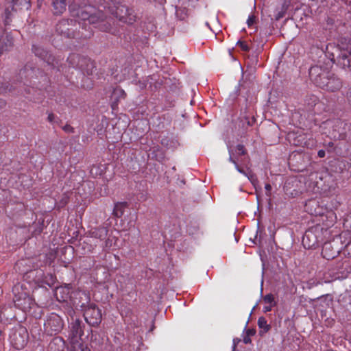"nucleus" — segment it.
Here are the masks:
<instances>
[{
    "instance_id": "nucleus-33",
    "label": "nucleus",
    "mask_w": 351,
    "mask_h": 351,
    "mask_svg": "<svg viewBox=\"0 0 351 351\" xmlns=\"http://www.w3.org/2000/svg\"><path fill=\"white\" fill-rule=\"evenodd\" d=\"M47 119L50 123H53L55 121V115L52 113L49 114Z\"/></svg>"
},
{
    "instance_id": "nucleus-10",
    "label": "nucleus",
    "mask_w": 351,
    "mask_h": 351,
    "mask_svg": "<svg viewBox=\"0 0 351 351\" xmlns=\"http://www.w3.org/2000/svg\"><path fill=\"white\" fill-rule=\"evenodd\" d=\"M67 60L70 66L73 68H79L82 71H84V65L86 64L87 66H90L93 68V64L90 62V60H88L84 58L80 57L77 54H71Z\"/></svg>"
},
{
    "instance_id": "nucleus-36",
    "label": "nucleus",
    "mask_w": 351,
    "mask_h": 351,
    "mask_svg": "<svg viewBox=\"0 0 351 351\" xmlns=\"http://www.w3.org/2000/svg\"><path fill=\"white\" fill-rule=\"evenodd\" d=\"M254 333V332H253V330H247V334H248L249 335H253Z\"/></svg>"
},
{
    "instance_id": "nucleus-24",
    "label": "nucleus",
    "mask_w": 351,
    "mask_h": 351,
    "mask_svg": "<svg viewBox=\"0 0 351 351\" xmlns=\"http://www.w3.org/2000/svg\"><path fill=\"white\" fill-rule=\"evenodd\" d=\"M36 72V69H29L27 66H25V69L23 70H21L20 71V75H25V77H28V76H30L32 75V74Z\"/></svg>"
},
{
    "instance_id": "nucleus-39",
    "label": "nucleus",
    "mask_w": 351,
    "mask_h": 351,
    "mask_svg": "<svg viewBox=\"0 0 351 351\" xmlns=\"http://www.w3.org/2000/svg\"><path fill=\"white\" fill-rule=\"evenodd\" d=\"M317 188H319V189L321 188L322 190H325L324 189H323L322 186H317Z\"/></svg>"
},
{
    "instance_id": "nucleus-7",
    "label": "nucleus",
    "mask_w": 351,
    "mask_h": 351,
    "mask_svg": "<svg viewBox=\"0 0 351 351\" xmlns=\"http://www.w3.org/2000/svg\"><path fill=\"white\" fill-rule=\"evenodd\" d=\"M63 321L56 313H52L47 316L44 324L45 331L50 335L56 334L63 328Z\"/></svg>"
},
{
    "instance_id": "nucleus-13",
    "label": "nucleus",
    "mask_w": 351,
    "mask_h": 351,
    "mask_svg": "<svg viewBox=\"0 0 351 351\" xmlns=\"http://www.w3.org/2000/svg\"><path fill=\"white\" fill-rule=\"evenodd\" d=\"M339 62L343 67L351 71V46L343 50L339 56Z\"/></svg>"
},
{
    "instance_id": "nucleus-42",
    "label": "nucleus",
    "mask_w": 351,
    "mask_h": 351,
    "mask_svg": "<svg viewBox=\"0 0 351 351\" xmlns=\"http://www.w3.org/2000/svg\"><path fill=\"white\" fill-rule=\"evenodd\" d=\"M1 335V330H0V336Z\"/></svg>"
},
{
    "instance_id": "nucleus-23",
    "label": "nucleus",
    "mask_w": 351,
    "mask_h": 351,
    "mask_svg": "<svg viewBox=\"0 0 351 351\" xmlns=\"http://www.w3.org/2000/svg\"><path fill=\"white\" fill-rule=\"evenodd\" d=\"M263 302L269 305L275 306L276 301L274 295L271 293L267 294L263 297Z\"/></svg>"
},
{
    "instance_id": "nucleus-22",
    "label": "nucleus",
    "mask_w": 351,
    "mask_h": 351,
    "mask_svg": "<svg viewBox=\"0 0 351 351\" xmlns=\"http://www.w3.org/2000/svg\"><path fill=\"white\" fill-rule=\"evenodd\" d=\"M228 152H229V154H230L229 161H230V162H232V163L235 165V168L237 169V170L239 173H242V174L245 175V176H247V174H248V173H246L245 171H243V169H241L239 167V165H237V163L236 160L233 158V157H232V154H232V149H228Z\"/></svg>"
},
{
    "instance_id": "nucleus-17",
    "label": "nucleus",
    "mask_w": 351,
    "mask_h": 351,
    "mask_svg": "<svg viewBox=\"0 0 351 351\" xmlns=\"http://www.w3.org/2000/svg\"><path fill=\"white\" fill-rule=\"evenodd\" d=\"M70 348L69 351H88V348L84 346L82 342V339H69Z\"/></svg>"
},
{
    "instance_id": "nucleus-31",
    "label": "nucleus",
    "mask_w": 351,
    "mask_h": 351,
    "mask_svg": "<svg viewBox=\"0 0 351 351\" xmlns=\"http://www.w3.org/2000/svg\"><path fill=\"white\" fill-rule=\"evenodd\" d=\"M274 306H271V305H267V306H265L263 308V311L264 313H267V312H269L271 311V308L272 307H274Z\"/></svg>"
},
{
    "instance_id": "nucleus-30",
    "label": "nucleus",
    "mask_w": 351,
    "mask_h": 351,
    "mask_svg": "<svg viewBox=\"0 0 351 351\" xmlns=\"http://www.w3.org/2000/svg\"><path fill=\"white\" fill-rule=\"evenodd\" d=\"M63 130L66 132H73V128L70 125H66L63 127Z\"/></svg>"
},
{
    "instance_id": "nucleus-5",
    "label": "nucleus",
    "mask_w": 351,
    "mask_h": 351,
    "mask_svg": "<svg viewBox=\"0 0 351 351\" xmlns=\"http://www.w3.org/2000/svg\"><path fill=\"white\" fill-rule=\"evenodd\" d=\"M82 311H84V317L86 322L92 326H97L101 321V311L94 304L81 305Z\"/></svg>"
},
{
    "instance_id": "nucleus-11",
    "label": "nucleus",
    "mask_w": 351,
    "mask_h": 351,
    "mask_svg": "<svg viewBox=\"0 0 351 351\" xmlns=\"http://www.w3.org/2000/svg\"><path fill=\"white\" fill-rule=\"evenodd\" d=\"M69 339H80L84 335L82 322L78 319L73 320L70 324Z\"/></svg>"
},
{
    "instance_id": "nucleus-16",
    "label": "nucleus",
    "mask_w": 351,
    "mask_h": 351,
    "mask_svg": "<svg viewBox=\"0 0 351 351\" xmlns=\"http://www.w3.org/2000/svg\"><path fill=\"white\" fill-rule=\"evenodd\" d=\"M90 234L91 237L103 240L108 234V229L105 227L95 228L90 230Z\"/></svg>"
},
{
    "instance_id": "nucleus-21",
    "label": "nucleus",
    "mask_w": 351,
    "mask_h": 351,
    "mask_svg": "<svg viewBox=\"0 0 351 351\" xmlns=\"http://www.w3.org/2000/svg\"><path fill=\"white\" fill-rule=\"evenodd\" d=\"M331 247V243H324V245H323V248H322V255L324 258H327V259H330V258H333L335 256V254L337 253L338 252H335L334 253L331 254H328L327 251L328 250H330Z\"/></svg>"
},
{
    "instance_id": "nucleus-19",
    "label": "nucleus",
    "mask_w": 351,
    "mask_h": 351,
    "mask_svg": "<svg viewBox=\"0 0 351 351\" xmlns=\"http://www.w3.org/2000/svg\"><path fill=\"white\" fill-rule=\"evenodd\" d=\"M258 326L260 328L261 335H263L264 334L267 332L271 328L270 325L267 324V322L264 317H259L258 320Z\"/></svg>"
},
{
    "instance_id": "nucleus-26",
    "label": "nucleus",
    "mask_w": 351,
    "mask_h": 351,
    "mask_svg": "<svg viewBox=\"0 0 351 351\" xmlns=\"http://www.w3.org/2000/svg\"><path fill=\"white\" fill-rule=\"evenodd\" d=\"M237 45L240 47L241 49L244 51H248L250 50V47L249 46L247 45V44L244 42V41H241V40H238L237 43Z\"/></svg>"
},
{
    "instance_id": "nucleus-15",
    "label": "nucleus",
    "mask_w": 351,
    "mask_h": 351,
    "mask_svg": "<svg viewBox=\"0 0 351 351\" xmlns=\"http://www.w3.org/2000/svg\"><path fill=\"white\" fill-rule=\"evenodd\" d=\"M69 0H53L52 6L55 14H62L66 8Z\"/></svg>"
},
{
    "instance_id": "nucleus-25",
    "label": "nucleus",
    "mask_w": 351,
    "mask_h": 351,
    "mask_svg": "<svg viewBox=\"0 0 351 351\" xmlns=\"http://www.w3.org/2000/svg\"><path fill=\"white\" fill-rule=\"evenodd\" d=\"M247 177L248 178L251 183L254 186V187H256V185L258 182L256 176L252 172H249Z\"/></svg>"
},
{
    "instance_id": "nucleus-29",
    "label": "nucleus",
    "mask_w": 351,
    "mask_h": 351,
    "mask_svg": "<svg viewBox=\"0 0 351 351\" xmlns=\"http://www.w3.org/2000/svg\"><path fill=\"white\" fill-rule=\"evenodd\" d=\"M265 189L266 190V195L267 196L271 195V186L269 184H266L265 186Z\"/></svg>"
},
{
    "instance_id": "nucleus-41",
    "label": "nucleus",
    "mask_w": 351,
    "mask_h": 351,
    "mask_svg": "<svg viewBox=\"0 0 351 351\" xmlns=\"http://www.w3.org/2000/svg\"><path fill=\"white\" fill-rule=\"evenodd\" d=\"M43 0H38V3H40Z\"/></svg>"
},
{
    "instance_id": "nucleus-34",
    "label": "nucleus",
    "mask_w": 351,
    "mask_h": 351,
    "mask_svg": "<svg viewBox=\"0 0 351 351\" xmlns=\"http://www.w3.org/2000/svg\"><path fill=\"white\" fill-rule=\"evenodd\" d=\"M317 155L319 158H324L326 155L325 151L323 149L319 150Z\"/></svg>"
},
{
    "instance_id": "nucleus-4",
    "label": "nucleus",
    "mask_w": 351,
    "mask_h": 351,
    "mask_svg": "<svg viewBox=\"0 0 351 351\" xmlns=\"http://www.w3.org/2000/svg\"><path fill=\"white\" fill-rule=\"evenodd\" d=\"M112 14H113L119 21L132 24L135 21L136 16L134 10L127 7L125 5L119 3L110 8Z\"/></svg>"
},
{
    "instance_id": "nucleus-32",
    "label": "nucleus",
    "mask_w": 351,
    "mask_h": 351,
    "mask_svg": "<svg viewBox=\"0 0 351 351\" xmlns=\"http://www.w3.org/2000/svg\"><path fill=\"white\" fill-rule=\"evenodd\" d=\"M8 87H5L2 83L0 84V94L7 92Z\"/></svg>"
},
{
    "instance_id": "nucleus-3",
    "label": "nucleus",
    "mask_w": 351,
    "mask_h": 351,
    "mask_svg": "<svg viewBox=\"0 0 351 351\" xmlns=\"http://www.w3.org/2000/svg\"><path fill=\"white\" fill-rule=\"evenodd\" d=\"M332 73L322 70L318 66H311L309 69V75L314 83L321 88L326 90L327 88L328 81L332 76Z\"/></svg>"
},
{
    "instance_id": "nucleus-20",
    "label": "nucleus",
    "mask_w": 351,
    "mask_h": 351,
    "mask_svg": "<svg viewBox=\"0 0 351 351\" xmlns=\"http://www.w3.org/2000/svg\"><path fill=\"white\" fill-rule=\"evenodd\" d=\"M126 206V203H117L114 206L113 213L115 217H121L124 213V208Z\"/></svg>"
},
{
    "instance_id": "nucleus-14",
    "label": "nucleus",
    "mask_w": 351,
    "mask_h": 351,
    "mask_svg": "<svg viewBox=\"0 0 351 351\" xmlns=\"http://www.w3.org/2000/svg\"><path fill=\"white\" fill-rule=\"evenodd\" d=\"M327 91L335 92L341 89L342 87V82L341 80L337 77L334 73L332 74L328 83L327 84Z\"/></svg>"
},
{
    "instance_id": "nucleus-9",
    "label": "nucleus",
    "mask_w": 351,
    "mask_h": 351,
    "mask_svg": "<svg viewBox=\"0 0 351 351\" xmlns=\"http://www.w3.org/2000/svg\"><path fill=\"white\" fill-rule=\"evenodd\" d=\"M330 167L332 170L337 173H341L346 178L351 176V163L346 160H335Z\"/></svg>"
},
{
    "instance_id": "nucleus-6",
    "label": "nucleus",
    "mask_w": 351,
    "mask_h": 351,
    "mask_svg": "<svg viewBox=\"0 0 351 351\" xmlns=\"http://www.w3.org/2000/svg\"><path fill=\"white\" fill-rule=\"evenodd\" d=\"M11 345L16 350H21L25 348L28 341V332L26 328L19 327L12 330L10 335Z\"/></svg>"
},
{
    "instance_id": "nucleus-38",
    "label": "nucleus",
    "mask_w": 351,
    "mask_h": 351,
    "mask_svg": "<svg viewBox=\"0 0 351 351\" xmlns=\"http://www.w3.org/2000/svg\"><path fill=\"white\" fill-rule=\"evenodd\" d=\"M328 145H329L330 147H333L334 143H333L332 142H330V143H328Z\"/></svg>"
},
{
    "instance_id": "nucleus-2",
    "label": "nucleus",
    "mask_w": 351,
    "mask_h": 351,
    "mask_svg": "<svg viewBox=\"0 0 351 351\" xmlns=\"http://www.w3.org/2000/svg\"><path fill=\"white\" fill-rule=\"evenodd\" d=\"M25 289V285L19 283L15 285L12 289L15 306L25 312L29 310L34 305L33 299Z\"/></svg>"
},
{
    "instance_id": "nucleus-37",
    "label": "nucleus",
    "mask_w": 351,
    "mask_h": 351,
    "mask_svg": "<svg viewBox=\"0 0 351 351\" xmlns=\"http://www.w3.org/2000/svg\"><path fill=\"white\" fill-rule=\"evenodd\" d=\"M250 339H248V338H244V342H245V343H248L250 342Z\"/></svg>"
},
{
    "instance_id": "nucleus-40",
    "label": "nucleus",
    "mask_w": 351,
    "mask_h": 351,
    "mask_svg": "<svg viewBox=\"0 0 351 351\" xmlns=\"http://www.w3.org/2000/svg\"><path fill=\"white\" fill-rule=\"evenodd\" d=\"M86 72H87V74H88V75L90 74V72L88 71V69H87ZM92 73V72H90V73Z\"/></svg>"
},
{
    "instance_id": "nucleus-27",
    "label": "nucleus",
    "mask_w": 351,
    "mask_h": 351,
    "mask_svg": "<svg viewBox=\"0 0 351 351\" xmlns=\"http://www.w3.org/2000/svg\"><path fill=\"white\" fill-rule=\"evenodd\" d=\"M236 152L239 156L245 155L246 153V151L244 148V146L243 145H237L236 147Z\"/></svg>"
},
{
    "instance_id": "nucleus-18",
    "label": "nucleus",
    "mask_w": 351,
    "mask_h": 351,
    "mask_svg": "<svg viewBox=\"0 0 351 351\" xmlns=\"http://www.w3.org/2000/svg\"><path fill=\"white\" fill-rule=\"evenodd\" d=\"M125 96L126 93L123 89L119 88H114L112 95V99L114 100L112 106L117 104L121 99H125Z\"/></svg>"
},
{
    "instance_id": "nucleus-1",
    "label": "nucleus",
    "mask_w": 351,
    "mask_h": 351,
    "mask_svg": "<svg viewBox=\"0 0 351 351\" xmlns=\"http://www.w3.org/2000/svg\"><path fill=\"white\" fill-rule=\"evenodd\" d=\"M73 16L77 19L82 32L75 33L69 28V20H62L56 25V31L61 35L68 38H89L93 36V27L98 28L102 32H111L109 20L103 12L90 5H85L75 8H70Z\"/></svg>"
},
{
    "instance_id": "nucleus-28",
    "label": "nucleus",
    "mask_w": 351,
    "mask_h": 351,
    "mask_svg": "<svg viewBox=\"0 0 351 351\" xmlns=\"http://www.w3.org/2000/svg\"><path fill=\"white\" fill-rule=\"evenodd\" d=\"M255 16L253 14H251L248 16V19L247 20V24L249 27L255 23Z\"/></svg>"
},
{
    "instance_id": "nucleus-35",
    "label": "nucleus",
    "mask_w": 351,
    "mask_h": 351,
    "mask_svg": "<svg viewBox=\"0 0 351 351\" xmlns=\"http://www.w3.org/2000/svg\"><path fill=\"white\" fill-rule=\"evenodd\" d=\"M5 106V101L0 99V108H3Z\"/></svg>"
},
{
    "instance_id": "nucleus-8",
    "label": "nucleus",
    "mask_w": 351,
    "mask_h": 351,
    "mask_svg": "<svg viewBox=\"0 0 351 351\" xmlns=\"http://www.w3.org/2000/svg\"><path fill=\"white\" fill-rule=\"evenodd\" d=\"M33 51L36 56L44 60L49 65H51L53 69L58 67L59 60L43 47L34 45Z\"/></svg>"
},
{
    "instance_id": "nucleus-12",
    "label": "nucleus",
    "mask_w": 351,
    "mask_h": 351,
    "mask_svg": "<svg viewBox=\"0 0 351 351\" xmlns=\"http://www.w3.org/2000/svg\"><path fill=\"white\" fill-rule=\"evenodd\" d=\"M48 351H69V348L61 337H56L49 343Z\"/></svg>"
}]
</instances>
